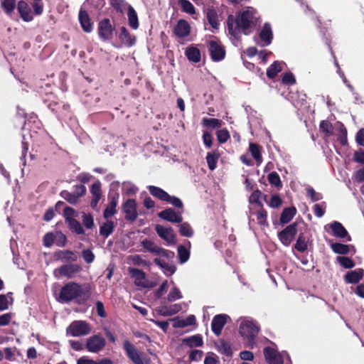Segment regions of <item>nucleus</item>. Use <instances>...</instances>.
Returning a JSON list of instances; mask_svg holds the SVG:
<instances>
[{
	"instance_id": "obj_1",
	"label": "nucleus",
	"mask_w": 364,
	"mask_h": 364,
	"mask_svg": "<svg viewBox=\"0 0 364 364\" xmlns=\"http://www.w3.org/2000/svg\"><path fill=\"white\" fill-rule=\"evenodd\" d=\"M92 294L89 284H80L75 282H69L62 287L58 301L62 304L74 301L78 305H85Z\"/></svg>"
},
{
	"instance_id": "obj_2",
	"label": "nucleus",
	"mask_w": 364,
	"mask_h": 364,
	"mask_svg": "<svg viewBox=\"0 0 364 364\" xmlns=\"http://www.w3.org/2000/svg\"><path fill=\"white\" fill-rule=\"evenodd\" d=\"M253 18V13L250 10L243 11L235 19L232 16H229L227 21L229 33L237 37L242 31L245 35H247V30L251 27Z\"/></svg>"
},
{
	"instance_id": "obj_3",
	"label": "nucleus",
	"mask_w": 364,
	"mask_h": 364,
	"mask_svg": "<svg viewBox=\"0 0 364 364\" xmlns=\"http://www.w3.org/2000/svg\"><path fill=\"white\" fill-rule=\"evenodd\" d=\"M123 349L126 355L134 364H151V360L144 353L139 352L128 340L123 341Z\"/></svg>"
},
{
	"instance_id": "obj_4",
	"label": "nucleus",
	"mask_w": 364,
	"mask_h": 364,
	"mask_svg": "<svg viewBox=\"0 0 364 364\" xmlns=\"http://www.w3.org/2000/svg\"><path fill=\"white\" fill-rule=\"evenodd\" d=\"M115 31L114 24L108 18H104L98 22L97 34L102 41H109L113 38Z\"/></svg>"
},
{
	"instance_id": "obj_5",
	"label": "nucleus",
	"mask_w": 364,
	"mask_h": 364,
	"mask_svg": "<svg viewBox=\"0 0 364 364\" xmlns=\"http://www.w3.org/2000/svg\"><path fill=\"white\" fill-rule=\"evenodd\" d=\"M259 331V326L252 321L242 322L240 325V335L246 338L250 344L255 343V340Z\"/></svg>"
},
{
	"instance_id": "obj_6",
	"label": "nucleus",
	"mask_w": 364,
	"mask_h": 364,
	"mask_svg": "<svg viewBox=\"0 0 364 364\" xmlns=\"http://www.w3.org/2000/svg\"><path fill=\"white\" fill-rule=\"evenodd\" d=\"M67 333L80 337L88 335L91 332L90 324L85 321H74L67 328Z\"/></svg>"
},
{
	"instance_id": "obj_7",
	"label": "nucleus",
	"mask_w": 364,
	"mask_h": 364,
	"mask_svg": "<svg viewBox=\"0 0 364 364\" xmlns=\"http://www.w3.org/2000/svg\"><path fill=\"white\" fill-rule=\"evenodd\" d=\"M43 242L46 247H50L53 244L63 247L67 244V237L61 231L49 232L43 236Z\"/></svg>"
},
{
	"instance_id": "obj_8",
	"label": "nucleus",
	"mask_w": 364,
	"mask_h": 364,
	"mask_svg": "<svg viewBox=\"0 0 364 364\" xmlns=\"http://www.w3.org/2000/svg\"><path fill=\"white\" fill-rule=\"evenodd\" d=\"M122 212L124 214V219L127 221H135L139 215L136 200L129 198L124 202L122 205Z\"/></svg>"
},
{
	"instance_id": "obj_9",
	"label": "nucleus",
	"mask_w": 364,
	"mask_h": 364,
	"mask_svg": "<svg viewBox=\"0 0 364 364\" xmlns=\"http://www.w3.org/2000/svg\"><path fill=\"white\" fill-rule=\"evenodd\" d=\"M141 245L146 251L151 253L161 255L168 259L173 258L174 257V252L173 251L160 247L150 240L144 239L141 242Z\"/></svg>"
},
{
	"instance_id": "obj_10",
	"label": "nucleus",
	"mask_w": 364,
	"mask_h": 364,
	"mask_svg": "<svg viewBox=\"0 0 364 364\" xmlns=\"http://www.w3.org/2000/svg\"><path fill=\"white\" fill-rule=\"evenodd\" d=\"M105 345V338L100 334H96L87 339L85 349L90 353H97L101 351Z\"/></svg>"
},
{
	"instance_id": "obj_11",
	"label": "nucleus",
	"mask_w": 364,
	"mask_h": 364,
	"mask_svg": "<svg viewBox=\"0 0 364 364\" xmlns=\"http://www.w3.org/2000/svg\"><path fill=\"white\" fill-rule=\"evenodd\" d=\"M297 223H293L278 232V238L284 246H289L297 233Z\"/></svg>"
},
{
	"instance_id": "obj_12",
	"label": "nucleus",
	"mask_w": 364,
	"mask_h": 364,
	"mask_svg": "<svg viewBox=\"0 0 364 364\" xmlns=\"http://www.w3.org/2000/svg\"><path fill=\"white\" fill-rule=\"evenodd\" d=\"M208 51L213 61L218 62L225 57V50L222 44L216 41L208 42Z\"/></svg>"
},
{
	"instance_id": "obj_13",
	"label": "nucleus",
	"mask_w": 364,
	"mask_h": 364,
	"mask_svg": "<svg viewBox=\"0 0 364 364\" xmlns=\"http://www.w3.org/2000/svg\"><path fill=\"white\" fill-rule=\"evenodd\" d=\"M119 194L117 192L110 191L108 194L109 203L107 206L104 210L103 216L105 219H108L113 216L117 213V205Z\"/></svg>"
},
{
	"instance_id": "obj_14",
	"label": "nucleus",
	"mask_w": 364,
	"mask_h": 364,
	"mask_svg": "<svg viewBox=\"0 0 364 364\" xmlns=\"http://www.w3.org/2000/svg\"><path fill=\"white\" fill-rule=\"evenodd\" d=\"M157 215L161 219L172 223H180L183 221L181 213L176 212L175 210L171 208L164 209L158 213Z\"/></svg>"
},
{
	"instance_id": "obj_15",
	"label": "nucleus",
	"mask_w": 364,
	"mask_h": 364,
	"mask_svg": "<svg viewBox=\"0 0 364 364\" xmlns=\"http://www.w3.org/2000/svg\"><path fill=\"white\" fill-rule=\"evenodd\" d=\"M16 9L20 17L24 22H31L33 20V15L35 14L32 12L30 6L26 1H18Z\"/></svg>"
},
{
	"instance_id": "obj_16",
	"label": "nucleus",
	"mask_w": 364,
	"mask_h": 364,
	"mask_svg": "<svg viewBox=\"0 0 364 364\" xmlns=\"http://www.w3.org/2000/svg\"><path fill=\"white\" fill-rule=\"evenodd\" d=\"M228 319H230V316L227 314H218L213 317L211 323V330L215 336H219L221 334L222 330Z\"/></svg>"
},
{
	"instance_id": "obj_17",
	"label": "nucleus",
	"mask_w": 364,
	"mask_h": 364,
	"mask_svg": "<svg viewBox=\"0 0 364 364\" xmlns=\"http://www.w3.org/2000/svg\"><path fill=\"white\" fill-rule=\"evenodd\" d=\"M81 270L82 268L79 264L73 263L64 264L58 268L59 274L68 279L74 277V276Z\"/></svg>"
},
{
	"instance_id": "obj_18",
	"label": "nucleus",
	"mask_w": 364,
	"mask_h": 364,
	"mask_svg": "<svg viewBox=\"0 0 364 364\" xmlns=\"http://www.w3.org/2000/svg\"><path fill=\"white\" fill-rule=\"evenodd\" d=\"M191 26L186 20L180 19L174 27L173 33L179 38H184L190 35Z\"/></svg>"
},
{
	"instance_id": "obj_19",
	"label": "nucleus",
	"mask_w": 364,
	"mask_h": 364,
	"mask_svg": "<svg viewBox=\"0 0 364 364\" xmlns=\"http://www.w3.org/2000/svg\"><path fill=\"white\" fill-rule=\"evenodd\" d=\"M155 230L158 235L167 242H175L176 235L174 234L173 229L172 228H164L162 225H156Z\"/></svg>"
},
{
	"instance_id": "obj_20",
	"label": "nucleus",
	"mask_w": 364,
	"mask_h": 364,
	"mask_svg": "<svg viewBox=\"0 0 364 364\" xmlns=\"http://www.w3.org/2000/svg\"><path fill=\"white\" fill-rule=\"evenodd\" d=\"M264 355L266 361L269 364H283L282 355L272 347H265L264 348Z\"/></svg>"
},
{
	"instance_id": "obj_21",
	"label": "nucleus",
	"mask_w": 364,
	"mask_h": 364,
	"mask_svg": "<svg viewBox=\"0 0 364 364\" xmlns=\"http://www.w3.org/2000/svg\"><path fill=\"white\" fill-rule=\"evenodd\" d=\"M78 20L84 32H92L93 29V23L87 11L84 9L80 10L78 14Z\"/></svg>"
},
{
	"instance_id": "obj_22",
	"label": "nucleus",
	"mask_w": 364,
	"mask_h": 364,
	"mask_svg": "<svg viewBox=\"0 0 364 364\" xmlns=\"http://www.w3.org/2000/svg\"><path fill=\"white\" fill-rule=\"evenodd\" d=\"M90 191V193L92 196V200L90 201V207L92 209H95L102 195L100 181H97L96 182H95L91 186Z\"/></svg>"
},
{
	"instance_id": "obj_23",
	"label": "nucleus",
	"mask_w": 364,
	"mask_h": 364,
	"mask_svg": "<svg viewBox=\"0 0 364 364\" xmlns=\"http://www.w3.org/2000/svg\"><path fill=\"white\" fill-rule=\"evenodd\" d=\"M129 272L131 277L134 279V283L136 286L144 288L149 287L145 282L146 275L144 271L136 268L129 267Z\"/></svg>"
},
{
	"instance_id": "obj_24",
	"label": "nucleus",
	"mask_w": 364,
	"mask_h": 364,
	"mask_svg": "<svg viewBox=\"0 0 364 364\" xmlns=\"http://www.w3.org/2000/svg\"><path fill=\"white\" fill-rule=\"evenodd\" d=\"M330 228L335 237L339 238L347 237V241H351V237L348 235V231L341 223L333 221L330 224Z\"/></svg>"
},
{
	"instance_id": "obj_25",
	"label": "nucleus",
	"mask_w": 364,
	"mask_h": 364,
	"mask_svg": "<svg viewBox=\"0 0 364 364\" xmlns=\"http://www.w3.org/2000/svg\"><path fill=\"white\" fill-rule=\"evenodd\" d=\"M191 247V243L188 240L186 241V245H181L178 247V257L181 264H183L189 259Z\"/></svg>"
},
{
	"instance_id": "obj_26",
	"label": "nucleus",
	"mask_w": 364,
	"mask_h": 364,
	"mask_svg": "<svg viewBox=\"0 0 364 364\" xmlns=\"http://www.w3.org/2000/svg\"><path fill=\"white\" fill-rule=\"evenodd\" d=\"M82 192L78 194L77 193H70L66 190H63L60 193V196L65 199L67 202L72 205L77 203L79 198L83 196L86 193V189L81 188Z\"/></svg>"
},
{
	"instance_id": "obj_27",
	"label": "nucleus",
	"mask_w": 364,
	"mask_h": 364,
	"mask_svg": "<svg viewBox=\"0 0 364 364\" xmlns=\"http://www.w3.org/2000/svg\"><path fill=\"white\" fill-rule=\"evenodd\" d=\"M119 38L122 43L128 47L133 46L136 43V37L131 35L127 28L124 26L120 28Z\"/></svg>"
},
{
	"instance_id": "obj_28",
	"label": "nucleus",
	"mask_w": 364,
	"mask_h": 364,
	"mask_svg": "<svg viewBox=\"0 0 364 364\" xmlns=\"http://www.w3.org/2000/svg\"><path fill=\"white\" fill-rule=\"evenodd\" d=\"M363 269L358 268L353 271L348 272L345 277V281L348 284H357L363 277Z\"/></svg>"
},
{
	"instance_id": "obj_29",
	"label": "nucleus",
	"mask_w": 364,
	"mask_h": 364,
	"mask_svg": "<svg viewBox=\"0 0 364 364\" xmlns=\"http://www.w3.org/2000/svg\"><path fill=\"white\" fill-rule=\"evenodd\" d=\"M185 55L188 60L193 63H199L201 60L200 50L194 46L186 48Z\"/></svg>"
},
{
	"instance_id": "obj_30",
	"label": "nucleus",
	"mask_w": 364,
	"mask_h": 364,
	"mask_svg": "<svg viewBox=\"0 0 364 364\" xmlns=\"http://www.w3.org/2000/svg\"><path fill=\"white\" fill-rule=\"evenodd\" d=\"M296 214V209L294 206L285 208L280 216V223L282 225L289 223Z\"/></svg>"
},
{
	"instance_id": "obj_31",
	"label": "nucleus",
	"mask_w": 364,
	"mask_h": 364,
	"mask_svg": "<svg viewBox=\"0 0 364 364\" xmlns=\"http://www.w3.org/2000/svg\"><path fill=\"white\" fill-rule=\"evenodd\" d=\"M259 38L262 41L264 42L266 46H268L272 43L273 34L269 23H264L263 28H262L259 33Z\"/></svg>"
},
{
	"instance_id": "obj_32",
	"label": "nucleus",
	"mask_w": 364,
	"mask_h": 364,
	"mask_svg": "<svg viewBox=\"0 0 364 364\" xmlns=\"http://www.w3.org/2000/svg\"><path fill=\"white\" fill-rule=\"evenodd\" d=\"M128 24L132 29H137L139 26L138 16L135 9L131 6H128L127 9Z\"/></svg>"
},
{
	"instance_id": "obj_33",
	"label": "nucleus",
	"mask_w": 364,
	"mask_h": 364,
	"mask_svg": "<svg viewBox=\"0 0 364 364\" xmlns=\"http://www.w3.org/2000/svg\"><path fill=\"white\" fill-rule=\"evenodd\" d=\"M220 156V154L217 149L207 153L205 159L210 170L213 171L215 169Z\"/></svg>"
},
{
	"instance_id": "obj_34",
	"label": "nucleus",
	"mask_w": 364,
	"mask_h": 364,
	"mask_svg": "<svg viewBox=\"0 0 364 364\" xmlns=\"http://www.w3.org/2000/svg\"><path fill=\"white\" fill-rule=\"evenodd\" d=\"M183 343L190 348L200 347L203 345V341L200 334H196L183 339Z\"/></svg>"
},
{
	"instance_id": "obj_35",
	"label": "nucleus",
	"mask_w": 364,
	"mask_h": 364,
	"mask_svg": "<svg viewBox=\"0 0 364 364\" xmlns=\"http://www.w3.org/2000/svg\"><path fill=\"white\" fill-rule=\"evenodd\" d=\"M55 257L58 259H60L62 261H71L76 262L77 259V257L76 254L71 250H59L55 252Z\"/></svg>"
},
{
	"instance_id": "obj_36",
	"label": "nucleus",
	"mask_w": 364,
	"mask_h": 364,
	"mask_svg": "<svg viewBox=\"0 0 364 364\" xmlns=\"http://www.w3.org/2000/svg\"><path fill=\"white\" fill-rule=\"evenodd\" d=\"M207 19L213 28L218 29L220 23L218 21V15L217 11L214 8H208L207 9Z\"/></svg>"
},
{
	"instance_id": "obj_37",
	"label": "nucleus",
	"mask_w": 364,
	"mask_h": 364,
	"mask_svg": "<svg viewBox=\"0 0 364 364\" xmlns=\"http://www.w3.org/2000/svg\"><path fill=\"white\" fill-rule=\"evenodd\" d=\"M283 62L274 61L267 70V76L274 79L282 70Z\"/></svg>"
},
{
	"instance_id": "obj_38",
	"label": "nucleus",
	"mask_w": 364,
	"mask_h": 364,
	"mask_svg": "<svg viewBox=\"0 0 364 364\" xmlns=\"http://www.w3.org/2000/svg\"><path fill=\"white\" fill-rule=\"evenodd\" d=\"M181 309V305L179 304H172L168 306H164L160 310V314L164 316H172L178 313Z\"/></svg>"
},
{
	"instance_id": "obj_39",
	"label": "nucleus",
	"mask_w": 364,
	"mask_h": 364,
	"mask_svg": "<svg viewBox=\"0 0 364 364\" xmlns=\"http://www.w3.org/2000/svg\"><path fill=\"white\" fill-rule=\"evenodd\" d=\"M147 189L154 197L162 201H165L168 195L164 190L155 186H149Z\"/></svg>"
},
{
	"instance_id": "obj_40",
	"label": "nucleus",
	"mask_w": 364,
	"mask_h": 364,
	"mask_svg": "<svg viewBox=\"0 0 364 364\" xmlns=\"http://www.w3.org/2000/svg\"><path fill=\"white\" fill-rule=\"evenodd\" d=\"M1 8L7 16H11L17 8L16 0H3L1 2Z\"/></svg>"
},
{
	"instance_id": "obj_41",
	"label": "nucleus",
	"mask_w": 364,
	"mask_h": 364,
	"mask_svg": "<svg viewBox=\"0 0 364 364\" xmlns=\"http://www.w3.org/2000/svg\"><path fill=\"white\" fill-rule=\"evenodd\" d=\"M65 223L67 224L68 227L72 232L77 235L85 234V230L82 227L80 223L75 218L66 221Z\"/></svg>"
},
{
	"instance_id": "obj_42",
	"label": "nucleus",
	"mask_w": 364,
	"mask_h": 364,
	"mask_svg": "<svg viewBox=\"0 0 364 364\" xmlns=\"http://www.w3.org/2000/svg\"><path fill=\"white\" fill-rule=\"evenodd\" d=\"M114 224L112 220L103 223L100 228V234L104 237H109L114 231Z\"/></svg>"
},
{
	"instance_id": "obj_43",
	"label": "nucleus",
	"mask_w": 364,
	"mask_h": 364,
	"mask_svg": "<svg viewBox=\"0 0 364 364\" xmlns=\"http://www.w3.org/2000/svg\"><path fill=\"white\" fill-rule=\"evenodd\" d=\"M218 350L226 356H232V350L231 344L225 340H220L217 345Z\"/></svg>"
},
{
	"instance_id": "obj_44",
	"label": "nucleus",
	"mask_w": 364,
	"mask_h": 364,
	"mask_svg": "<svg viewBox=\"0 0 364 364\" xmlns=\"http://www.w3.org/2000/svg\"><path fill=\"white\" fill-rule=\"evenodd\" d=\"M249 150L255 160L258 164H260L262 161V156L261 154V146L257 144L250 143Z\"/></svg>"
},
{
	"instance_id": "obj_45",
	"label": "nucleus",
	"mask_w": 364,
	"mask_h": 364,
	"mask_svg": "<svg viewBox=\"0 0 364 364\" xmlns=\"http://www.w3.org/2000/svg\"><path fill=\"white\" fill-rule=\"evenodd\" d=\"M332 250L339 255H347L350 251V245L339 242H334L331 245Z\"/></svg>"
},
{
	"instance_id": "obj_46",
	"label": "nucleus",
	"mask_w": 364,
	"mask_h": 364,
	"mask_svg": "<svg viewBox=\"0 0 364 364\" xmlns=\"http://www.w3.org/2000/svg\"><path fill=\"white\" fill-rule=\"evenodd\" d=\"M109 4L117 12L121 14H123L127 9H128L129 5L125 0H109Z\"/></svg>"
},
{
	"instance_id": "obj_47",
	"label": "nucleus",
	"mask_w": 364,
	"mask_h": 364,
	"mask_svg": "<svg viewBox=\"0 0 364 364\" xmlns=\"http://www.w3.org/2000/svg\"><path fill=\"white\" fill-rule=\"evenodd\" d=\"M294 248L300 252H304L308 249L307 241L303 233L299 235Z\"/></svg>"
},
{
	"instance_id": "obj_48",
	"label": "nucleus",
	"mask_w": 364,
	"mask_h": 364,
	"mask_svg": "<svg viewBox=\"0 0 364 364\" xmlns=\"http://www.w3.org/2000/svg\"><path fill=\"white\" fill-rule=\"evenodd\" d=\"M180 223L181 224L178 225L180 235L183 237H192L194 232L191 225L187 222H181Z\"/></svg>"
},
{
	"instance_id": "obj_49",
	"label": "nucleus",
	"mask_w": 364,
	"mask_h": 364,
	"mask_svg": "<svg viewBox=\"0 0 364 364\" xmlns=\"http://www.w3.org/2000/svg\"><path fill=\"white\" fill-rule=\"evenodd\" d=\"M203 126L211 128H220L222 127L223 122L216 118H203L202 120Z\"/></svg>"
},
{
	"instance_id": "obj_50",
	"label": "nucleus",
	"mask_w": 364,
	"mask_h": 364,
	"mask_svg": "<svg viewBox=\"0 0 364 364\" xmlns=\"http://www.w3.org/2000/svg\"><path fill=\"white\" fill-rule=\"evenodd\" d=\"M267 178L269 183L275 186L276 188H280L282 187V181L280 179L279 174L277 172L272 171L269 173L268 174Z\"/></svg>"
},
{
	"instance_id": "obj_51",
	"label": "nucleus",
	"mask_w": 364,
	"mask_h": 364,
	"mask_svg": "<svg viewBox=\"0 0 364 364\" xmlns=\"http://www.w3.org/2000/svg\"><path fill=\"white\" fill-rule=\"evenodd\" d=\"M347 129L343 124H341L339 127V133L338 134V141L342 146H347L348 139H347Z\"/></svg>"
},
{
	"instance_id": "obj_52",
	"label": "nucleus",
	"mask_w": 364,
	"mask_h": 364,
	"mask_svg": "<svg viewBox=\"0 0 364 364\" xmlns=\"http://www.w3.org/2000/svg\"><path fill=\"white\" fill-rule=\"evenodd\" d=\"M319 128L321 132L325 134L326 136H329L333 134V125L328 120H322L320 122Z\"/></svg>"
},
{
	"instance_id": "obj_53",
	"label": "nucleus",
	"mask_w": 364,
	"mask_h": 364,
	"mask_svg": "<svg viewBox=\"0 0 364 364\" xmlns=\"http://www.w3.org/2000/svg\"><path fill=\"white\" fill-rule=\"evenodd\" d=\"M178 2L182 8L183 11L189 14H196L195 6L188 0H179Z\"/></svg>"
},
{
	"instance_id": "obj_54",
	"label": "nucleus",
	"mask_w": 364,
	"mask_h": 364,
	"mask_svg": "<svg viewBox=\"0 0 364 364\" xmlns=\"http://www.w3.org/2000/svg\"><path fill=\"white\" fill-rule=\"evenodd\" d=\"M337 261L340 264L346 269H351L355 267V262L350 257L339 256L337 257Z\"/></svg>"
},
{
	"instance_id": "obj_55",
	"label": "nucleus",
	"mask_w": 364,
	"mask_h": 364,
	"mask_svg": "<svg viewBox=\"0 0 364 364\" xmlns=\"http://www.w3.org/2000/svg\"><path fill=\"white\" fill-rule=\"evenodd\" d=\"M259 208V210L255 213L257 223L260 225H267V212L263 208V206Z\"/></svg>"
},
{
	"instance_id": "obj_56",
	"label": "nucleus",
	"mask_w": 364,
	"mask_h": 364,
	"mask_svg": "<svg viewBox=\"0 0 364 364\" xmlns=\"http://www.w3.org/2000/svg\"><path fill=\"white\" fill-rule=\"evenodd\" d=\"M154 262L156 265L159 266L161 268L167 270L171 274H173L176 270V267L175 265L168 264L165 261L161 260L159 258H155Z\"/></svg>"
},
{
	"instance_id": "obj_57",
	"label": "nucleus",
	"mask_w": 364,
	"mask_h": 364,
	"mask_svg": "<svg viewBox=\"0 0 364 364\" xmlns=\"http://www.w3.org/2000/svg\"><path fill=\"white\" fill-rule=\"evenodd\" d=\"M216 136L219 144H224L230 138V133L227 129L218 130Z\"/></svg>"
},
{
	"instance_id": "obj_58",
	"label": "nucleus",
	"mask_w": 364,
	"mask_h": 364,
	"mask_svg": "<svg viewBox=\"0 0 364 364\" xmlns=\"http://www.w3.org/2000/svg\"><path fill=\"white\" fill-rule=\"evenodd\" d=\"M262 196V193L259 190H256L253 191L251 194L249 201L250 203L256 204L259 208H262L263 206L262 202L260 201V198Z\"/></svg>"
},
{
	"instance_id": "obj_59",
	"label": "nucleus",
	"mask_w": 364,
	"mask_h": 364,
	"mask_svg": "<svg viewBox=\"0 0 364 364\" xmlns=\"http://www.w3.org/2000/svg\"><path fill=\"white\" fill-rule=\"evenodd\" d=\"M77 216L78 213L74 208L70 206L65 207L63 210V217L65 218V222L75 218Z\"/></svg>"
},
{
	"instance_id": "obj_60",
	"label": "nucleus",
	"mask_w": 364,
	"mask_h": 364,
	"mask_svg": "<svg viewBox=\"0 0 364 364\" xmlns=\"http://www.w3.org/2000/svg\"><path fill=\"white\" fill-rule=\"evenodd\" d=\"M181 298H182L181 292L180 289L176 287H173L167 296V300L168 301H174L180 299Z\"/></svg>"
},
{
	"instance_id": "obj_61",
	"label": "nucleus",
	"mask_w": 364,
	"mask_h": 364,
	"mask_svg": "<svg viewBox=\"0 0 364 364\" xmlns=\"http://www.w3.org/2000/svg\"><path fill=\"white\" fill-rule=\"evenodd\" d=\"M31 6L36 16H41L43 14L44 6L42 0H33Z\"/></svg>"
},
{
	"instance_id": "obj_62",
	"label": "nucleus",
	"mask_w": 364,
	"mask_h": 364,
	"mask_svg": "<svg viewBox=\"0 0 364 364\" xmlns=\"http://www.w3.org/2000/svg\"><path fill=\"white\" fill-rule=\"evenodd\" d=\"M326 203L323 202L321 204H315L313 207V212L318 218H321L325 214Z\"/></svg>"
},
{
	"instance_id": "obj_63",
	"label": "nucleus",
	"mask_w": 364,
	"mask_h": 364,
	"mask_svg": "<svg viewBox=\"0 0 364 364\" xmlns=\"http://www.w3.org/2000/svg\"><path fill=\"white\" fill-rule=\"evenodd\" d=\"M306 190L307 196H309L313 202L318 201L322 199V195L320 193L316 192L312 187H308Z\"/></svg>"
},
{
	"instance_id": "obj_64",
	"label": "nucleus",
	"mask_w": 364,
	"mask_h": 364,
	"mask_svg": "<svg viewBox=\"0 0 364 364\" xmlns=\"http://www.w3.org/2000/svg\"><path fill=\"white\" fill-rule=\"evenodd\" d=\"M165 202L171 204L172 205L177 208H183V204L180 198L176 196H171L169 194L168 195V197L166 198Z\"/></svg>"
}]
</instances>
